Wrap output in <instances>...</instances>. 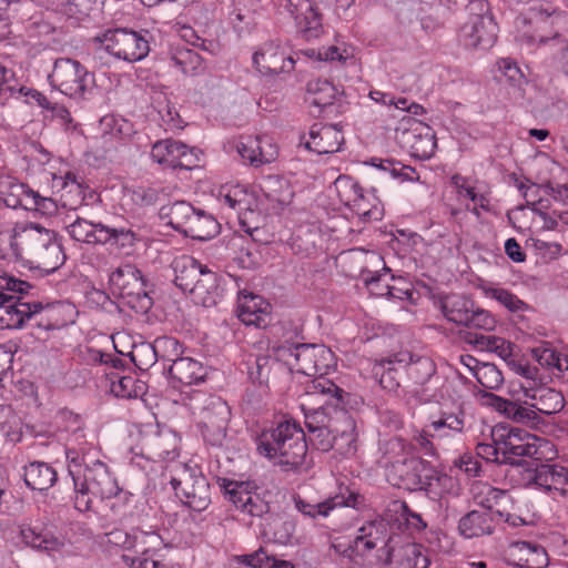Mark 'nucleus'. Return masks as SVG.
Listing matches in <instances>:
<instances>
[{
    "mask_svg": "<svg viewBox=\"0 0 568 568\" xmlns=\"http://www.w3.org/2000/svg\"><path fill=\"white\" fill-rule=\"evenodd\" d=\"M94 73L72 58H58L48 75L50 87L73 100H85L94 85Z\"/></svg>",
    "mask_w": 568,
    "mask_h": 568,
    "instance_id": "f8f14e48",
    "label": "nucleus"
},
{
    "mask_svg": "<svg viewBox=\"0 0 568 568\" xmlns=\"http://www.w3.org/2000/svg\"><path fill=\"white\" fill-rule=\"evenodd\" d=\"M399 355V351L390 352L386 356L375 358L372 365V375L383 390L389 394H398L402 386L399 372L403 367L398 366L395 358Z\"/></svg>",
    "mask_w": 568,
    "mask_h": 568,
    "instance_id": "f704fd0d",
    "label": "nucleus"
},
{
    "mask_svg": "<svg viewBox=\"0 0 568 568\" xmlns=\"http://www.w3.org/2000/svg\"><path fill=\"white\" fill-rule=\"evenodd\" d=\"M497 24L493 16L476 14L462 28L466 47L488 49L497 39Z\"/></svg>",
    "mask_w": 568,
    "mask_h": 568,
    "instance_id": "473e14b6",
    "label": "nucleus"
},
{
    "mask_svg": "<svg viewBox=\"0 0 568 568\" xmlns=\"http://www.w3.org/2000/svg\"><path fill=\"white\" fill-rule=\"evenodd\" d=\"M33 190L11 176L2 180V204L9 209H23L28 211Z\"/></svg>",
    "mask_w": 568,
    "mask_h": 568,
    "instance_id": "6e6d98bb",
    "label": "nucleus"
},
{
    "mask_svg": "<svg viewBox=\"0 0 568 568\" xmlns=\"http://www.w3.org/2000/svg\"><path fill=\"white\" fill-rule=\"evenodd\" d=\"M55 425H57L58 432H60V433H65L68 435H72L77 439L84 437L83 417L80 414H77L67 407L58 410V413L55 415Z\"/></svg>",
    "mask_w": 568,
    "mask_h": 568,
    "instance_id": "774afa93",
    "label": "nucleus"
},
{
    "mask_svg": "<svg viewBox=\"0 0 568 568\" xmlns=\"http://www.w3.org/2000/svg\"><path fill=\"white\" fill-rule=\"evenodd\" d=\"M389 568H429L430 559L417 544H407L398 549L393 548Z\"/></svg>",
    "mask_w": 568,
    "mask_h": 568,
    "instance_id": "603ef678",
    "label": "nucleus"
},
{
    "mask_svg": "<svg viewBox=\"0 0 568 568\" xmlns=\"http://www.w3.org/2000/svg\"><path fill=\"white\" fill-rule=\"evenodd\" d=\"M23 470V480L32 490L45 491L58 479L54 468L44 462H32Z\"/></svg>",
    "mask_w": 568,
    "mask_h": 568,
    "instance_id": "a18cd8bd",
    "label": "nucleus"
},
{
    "mask_svg": "<svg viewBox=\"0 0 568 568\" xmlns=\"http://www.w3.org/2000/svg\"><path fill=\"white\" fill-rule=\"evenodd\" d=\"M495 67L494 78L500 85L510 88L514 93H520L523 91V87L527 83V80L514 59L500 58L497 60Z\"/></svg>",
    "mask_w": 568,
    "mask_h": 568,
    "instance_id": "09e8293b",
    "label": "nucleus"
},
{
    "mask_svg": "<svg viewBox=\"0 0 568 568\" xmlns=\"http://www.w3.org/2000/svg\"><path fill=\"white\" fill-rule=\"evenodd\" d=\"M236 150L244 162L256 168L265 163H271L276 154V152L264 151L263 140L252 136L241 140L236 145Z\"/></svg>",
    "mask_w": 568,
    "mask_h": 568,
    "instance_id": "13d9d810",
    "label": "nucleus"
},
{
    "mask_svg": "<svg viewBox=\"0 0 568 568\" xmlns=\"http://www.w3.org/2000/svg\"><path fill=\"white\" fill-rule=\"evenodd\" d=\"M169 377L181 386L196 385L204 382L206 369L203 364L192 357L175 358L168 367Z\"/></svg>",
    "mask_w": 568,
    "mask_h": 568,
    "instance_id": "e433bc0d",
    "label": "nucleus"
},
{
    "mask_svg": "<svg viewBox=\"0 0 568 568\" xmlns=\"http://www.w3.org/2000/svg\"><path fill=\"white\" fill-rule=\"evenodd\" d=\"M388 480L393 486L410 493H423L427 498L438 501L458 498L463 494L459 479L447 474L422 456L397 459L387 466Z\"/></svg>",
    "mask_w": 568,
    "mask_h": 568,
    "instance_id": "f257e3e1",
    "label": "nucleus"
},
{
    "mask_svg": "<svg viewBox=\"0 0 568 568\" xmlns=\"http://www.w3.org/2000/svg\"><path fill=\"white\" fill-rule=\"evenodd\" d=\"M3 538L12 541L16 546H24L37 551L53 552L60 551L64 542L45 524L30 525L26 523L10 524L6 520V528L2 530Z\"/></svg>",
    "mask_w": 568,
    "mask_h": 568,
    "instance_id": "a211bd4d",
    "label": "nucleus"
},
{
    "mask_svg": "<svg viewBox=\"0 0 568 568\" xmlns=\"http://www.w3.org/2000/svg\"><path fill=\"white\" fill-rule=\"evenodd\" d=\"M301 142L307 150L317 154H332L341 150L344 135L333 124L314 123L308 132V139L302 135Z\"/></svg>",
    "mask_w": 568,
    "mask_h": 568,
    "instance_id": "2f4dec72",
    "label": "nucleus"
},
{
    "mask_svg": "<svg viewBox=\"0 0 568 568\" xmlns=\"http://www.w3.org/2000/svg\"><path fill=\"white\" fill-rule=\"evenodd\" d=\"M65 457L68 473L73 481V505L78 511H90L94 498L101 500L116 498L128 503L133 496L119 487L105 463L98 459L92 465H88L77 449L70 448L65 450Z\"/></svg>",
    "mask_w": 568,
    "mask_h": 568,
    "instance_id": "f03ea898",
    "label": "nucleus"
},
{
    "mask_svg": "<svg viewBox=\"0 0 568 568\" xmlns=\"http://www.w3.org/2000/svg\"><path fill=\"white\" fill-rule=\"evenodd\" d=\"M466 342L479 351H489L498 354L505 362L511 357L513 344L503 337L468 333Z\"/></svg>",
    "mask_w": 568,
    "mask_h": 568,
    "instance_id": "bf43d9fd",
    "label": "nucleus"
},
{
    "mask_svg": "<svg viewBox=\"0 0 568 568\" xmlns=\"http://www.w3.org/2000/svg\"><path fill=\"white\" fill-rule=\"evenodd\" d=\"M487 396L490 399V405L498 413L505 415V417L516 423L536 429H540L541 426L546 425L544 418L538 414V410L535 408L534 404L528 405L527 402L521 404L519 399H508L493 393L488 394Z\"/></svg>",
    "mask_w": 568,
    "mask_h": 568,
    "instance_id": "c85d7f7f",
    "label": "nucleus"
},
{
    "mask_svg": "<svg viewBox=\"0 0 568 568\" xmlns=\"http://www.w3.org/2000/svg\"><path fill=\"white\" fill-rule=\"evenodd\" d=\"M490 437L497 438L503 447L501 463L521 460V457L542 459L541 448L548 440L507 423H498L491 428Z\"/></svg>",
    "mask_w": 568,
    "mask_h": 568,
    "instance_id": "ddd939ff",
    "label": "nucleus"
},
{
    "mask_svg": "<svg viewBox=\"0 0 568 568\" xmlns=\"http://www.w3.org/2000/svg\"><path fill=\"white\" fill-rule=\"evenodd\" d=\"M7 233V242H8V252L2 253V260L8 261V264L10 262L13 263V267L10 272H16L17 276H22L28 278L29 273H39V268L37 267V264L34 263V260L26 254V251L23 250L24 244H20L17 250L13 246V227L9 231H6Z\"/></svg>",
    "mask_w": 568,
    "mask_h": 568,
    "instance_id": "8fccbe9b",
    "label": "nucleus"
},
{
    "mask_svg": "<svg viewBox=\"0 0 568 568\" xmlns=\"http://www.w3.org/2000/svg\"><path fill=\"white\" fill-rule=\"evenodd\" d=\"M161 217H168V225L185 237L196 241H207L221 232L217 220L209 212L193 206L186 201H176L163 205Z\"/></svg>",
    "mask_w": 568,
    "mask_h": 568,
    "instance_id": "6e6552de",
    "label": "nucleus"
},
{
    "mask_svg": "<svg viewBox=\"0 0 568 568\" xmlns=\"http://www.w3.org/2000/svg\"><path fill=\"white\" fill-rule=\"evenodd\" d=\"M170 64L184 75L200 77L209 72V61L192 49L176 48L170 55Z\"/></svg>",
    "mask_w": 568,
    "mask_h": 568,
    "instance_id": "79ce46f5",
    "label": "nucleus"
},
{
    "mask_svg": "<svg viewBox=\"0 0 568 568\" xmlns=\"http://www.w3.org/2000/svg\"><path fill=\"white\" fill-rule=\"evenodd\" d=\"M354 538L374 545L383 550H393L388 524L383 519H374L364 523L363 526L357 529V534Z\"/></svg>",
    "mask_w": 568,
    "mask_h": 568,
    "instance_id": "5fc2aeb1",
    "label": "nucleus"
},
{
    "mask_svg": "<svg viewBox=\"0 0 568 568\" xmlns=\"http://www.w3.org/2000/svg\"><path fill=\"white\" fill-rule=\"evenodd\" d=\"M253 67L265 77L290 73L294 70L295 61L287 55L278 40H267L261 43L252 55Z\"/></svg>",
    "mask_w": 568,
    "mask_h": 568,
    "instance_id": "a878e982",
    "label": "nucleus"
},
{
    "mask_svg": "<svg viewBox=\"0 0 568 568\" xmlns=\"http://www.w3.org/2000/svg\"><path fill=\"white\" fill-rule=\"evenodd\" d=\"M329 551L347 568H384L393 555V550H383L356 538L347 542L335 539Z\"/></svg>",
    "mask_w": 568,
    "mask_h": 568,
    "instance_id": "dca6fc26",
    "label": "nucleus"
},
{
    "mask_svg": "<svg viewBox=\"0 0 568 568\" xmlns=\"http://www.w3.org/2000/svg\"><path fill=\"white\" fill-rule=\"evenodd\" d=\"M225 294V276L207 267L196 287L191 292L190 297L195 305L210 308L221 303Z\"/></svg>",
    "mask_w": 568,
    "mask_h": 568,
    "instance_id": "7c9ffc66",
    "label": "nucleus"
},
{
    "mask_svg": "<svg viewBox=\"0 0 568 568\" xmlns=\"http://www.w3.org/2000/svg\"><path fill=\"white\" fill-rule=\"evenodd\" d=\"M423 129L425 132L417 133V130H414L404 133L410 155L420 161L429 160L437 149L436 136L432 128L425 125Z\"/></svg>",
    "mask_w": 568,
    "mask_h": 568,
    "instance_id": "49530a36",
    "label": "nucleus"
},
{
    "mask_svg": "<svg viewBox=\"0 0 568 568\" xmlns=\"http://www.w3.org/2000/svg\"><path fill=\"white\" fill-rule=\"evenodd\" d=\"M510 469L507 473L510 481L517 487H535L550 493L559 491L567 495L565 486L568 484V469L559 464L542 463V459L529 458L509 462Z\"/></svg>",
    "mask_w": 568,
    "mask_h": 568,
    "instance_id": "423d86ee",
    "label": "nucleus"
},
{
    "mask_svg": "<svg viewBox=\"0 0 568 568\" xmlns=\"http://www.w3.org/2000/svg\"><path fill=\"white\" fill-rule=\"evenodd\" d=\"M272 308L271 303L260 294L246 288L237 292L235 315L246 326L267 327Z\"/></svg>",
    "mask_w": 568,
    "mask_h": 568,
    "instance_id": "cd10ccee",
    "label": "nucleus"
},
{
    "mask_svg": "<svg viewBox=\"0 0 568 568\" xmlns=\"http://www.w3.org/2000/svg\"><path fill=\"white\" fill-rule=\"evenodd\" d=\"M284 8L302 39L311 41L323 36V13L314 0H286Z\"/></svg>",
    "mask_w": 568,
    "mask_h": 568,
    "instance_id": "393cba45",
    "label": "nucleus"
},
{
    "mask_svg": "<svg viewBox=\"0 0 568 568\" xmlns=\"http://www.w3.org/2000/svg\"><path fill=\"white\" fill-rule=\"evenodd\" d=\"M334 430L332 450L344 458L355 456L358 448V433L356 430V423L349 415V410H339V420Z\"/></svg>",
    "mask_w": 568,
    "mask_h": 568,
    "instance_id": "72a5a7b5",
    "label": "nucleus"
},
{
    "mask_svg": "<svg viewBox=\"0 0 568 568\" xmlns=\"http://www.w3.org/2000/svg\"><path fill=\"white\" fill-rule=\"evenodd\" d=\"M306 102L318 108V113H332L335 100L339 95L337 88L327 79H315L306 85Z\"/></svg>",
    "mask_w": 568,
    "mask_h": 568,
    "instance_id": "a19ab883",
    "label": "nucleus"
},
{
    "mask_svg": "<svg viewBox=\"0 0 568 568\" xmlns=\"http://www.w3.org/2000/svg\"><path fill=\"white\" fill-rule=\"evenodd\" d=\"M376 192L375 187L363 189L362 196L349 207L363 222L381 221L384 216V204Z\"/></svg>",
    "mask_w": 568,
    "mask_h": 568,
    "instance_id": "de8ad7c7",
    "label": "nucleus"
},
{
    "mask_svg": "<svg viewBox=\"0 0 568 568\" xmlns=\"http://www.w3.org/2000/svg\"><path fill=\"white\" fill-rule=\"evenodd\" d=\"M152 34L146 29L134 30L115 23L100 31L93 42L118 60L129 63L145 59L151 50Z\"/></svg>",
    "mask_w": 568,
    "mask_h": 568,
    "instance_id": "0eeeda50",
    "label": "nucleus"
},
{
    "mask_svg": "<svg viewBox=\"0 0 568 568\" xmlns=\"http://www.w3.org/2000/svg\"><path fill=\"white\" fill-rule=\"evenodd\" d=\"M219 200L237 214L240 225L250 231V216L255 214L253 205L255 199L245 186L240 184H225L220 187Z\"/></svg>",
    "mask_w": 568,
    "mask_h": 568,
    "instance_id": "c756f323",
    "label": "nucleus"
},
{
    "mask_svg": "<svg viewBox=\"0 0 568 568\" xmlns=\"http://www.w3.org/2000/svg\"><path fill=\"white\" fill-rule=\"evenodd\" d=\"M181 438L169 427L146 425L139 432V442L132 449L134 457L152 463L172 462L180 456Z\"/></svg>",
    "mask_w": 568,
    "mask_h": 568,
    "instance_id": "4468645a",
    "label": "nucleus"
},
{
    "mask_svg": "<svg viewBox=\"0 0 568 568\" xmlns=\"http://www.w3.org/2000/svg\"><path fill=\"white\" fill-rule=\"evenodd\" d=\"M2 329H21L28 323L32 327L50 332L74 323L75 306L64 301H24L23 296L2 294Z\"/></svg>",
    "mask_w": 568,
    "mask_h": 568,
    "instance_id": "20e7f679",
    "label": "nucleus"
},
{
    "mask_svg": "<svg viewBox=\"0 0 568 568\" xmlns=\"http://www.w3.org/2000/svg\"><path fill=\"white\" fill-rule=\"evenodd\" d=\"M525 397L535 399V408L544 415L559 413L565 407L562 393L546 385L535 387L534 390L526 393Z\"/></svg>",
    "mask_w": 568,
    "mask_h": 568,
    "instance_id": "3c124183",
    "label": "nucleus"
},
{
    "mask_svg": "<svg viewBox=\"0 0 568 568\" xmlns=\"http://www.w3.org/2000/svg\"><path fill=\"white\" fill-rule=\"evenodd\" d=\"M99 244L124 255L132 254L138 244L144 243L142 229L128 221L118 224L100 226Z\"/></svg>",
    "mask_w": 568,
    "mask_h": 568,
    "instance_id": "bb28decb",
    "label": "nucleus"
},
{
    "mask_svg": "<svg viewBox=\"0 0 568 568\" xmlns=\"http://www.w3.org/2000/svg\"><path fill=\"white\" fill-rule=\"evenodd\" d=\"M151 158L164 170L191 171L200 165L199 150L173 139L156 141L152 145Z\"/></svg>",
    "mask_w": 568,
    "mask_h": 568,
    "instance_id": "aec40b11",
    "label": "nucleus"
},
{
    "mask_svg": "<svg viewBox=\"0 0 568 568\" xmlns=\"http://www.w3.org/2000/svg\"><path fill=\"white\" fill-rule=\"evenodd\" d=\"M513 564L518 568H546L549 557L546 549L532 541H517L511 546Z\"/></svg>",
    "mask_w": 568,
    "mask_h": 568,
    "instance_id": "58836bf2",
    "label": "nucleus"
},
{
    "mask_svg": "<svg viewBox=\"0 0 568 568\" xmlns=\"http://www.w3.org/2000/svg\"><path fill=\"white\" fill-rule=\"evenodd\" d=\"M264 387L253 385L246 387L243 396L241 406L245 414L256 416L266 409V397L268 396L270 389H263Z\"/></svg>",
    "mask_w": 568,
    "mask_h": 568,
    "instance_id": "338daca9",
    "label": "nucleus"
},
{
    "mask_svg": "<svg viewBox=\"0 0 568 568\" xmlns=\"http://www.w3.org/2000/svg\"><path fill=\"white\" fill-rule=\"evenodd\" d=\"M293 357L294 363H288L292 371L295 368L297 373L315 378H326L325 375L336 367L334 353L321 344L297 345Z\"/></svg>",
    "mask_w": 568,
    "mask_h": 568,
    "instance_id": "b1692460",
    "label": "nucleus"
},
{
    "mask_svg": "<svg viewBox=\"0 0 568 568\" xmlns=\"http://www.w3.org/2000/svg\"><path fill=\"white\" fill-rule=\"evenodd\" d=\"M310 388L326 396V399L321 407L304 413L307 433L338 422L339 410L354 409L359 403L357 395L344 390L329 378H314Z\"/></svg>",
    "mask_w": 568,
    "mask_h": 568,
    "instance_id": "1a4fd4ad",
    "label": "nucleus"
},
{
    "mask_svg": "<svg viewBox=\"0 0 568 568\" xmlns=\"http://www.w3.org/2000/svg\"><path fill=\"white\" fill-rule=\"evenodd\" d=\"M231 561L248 568H296L292 561L280 558L263 546L250 554L233 555Z\"/></svg>",
    "mask_w": 568,
    "mask_h": 568,
    "instance_id": "37998d69",
    "label": "nucleus"
},
{
    "mask_svg": "<svg viewBox=\"0 0 568 568\" xmlns=\"http://www.w3.org/2000/svg\"><path fill=\"white\" fill-rule=\"evenodd\" d=\"M104 134H109L119 141H129L135 133L131 121L114 114L104 115L101 119Z\"/></svg>",
    "mask_w": 568,
    "mask_h": 568,
    "instance_id": "69168bd1",
    "label": "nucleus"
},
{
    "mask_svg": "<svg viewBox=\"0 0 568 568\" xmlns=\"http://www.w3.org/2000/svg\"><path fill=\"white\" fill-rule=\"evenodd\" d=\"M260 189L264 197L273 204V209H284L292 203L294 197L291 182L281 175L264 176Z\"/></svg>",
    "mask_w": 568,
    "mask_h": 568,
    "instance_id": "ea45409f",
    "label": "nucleus"
},
{
    "mask_svg": "<svg viewBox=\"0 0 568 568\" xmlns=\"http://www.w3.org/2000/svg\"><path fill=\"white\" fill-rule=\"evenodd\" d=\"M372 166H375L384 172H387L393 179L403 182H418L420 176L415 168L403 164L395 159H378L372 158L369 161Z\"/></svg>",
    "mask_w": 568,
    "mask_h": 568,
    "instance_id": "680f3d73",
    "label": "nucleus"
},
{
    "mask_svg": "<svg viewBox=\"0 0 568 568\" xmlns=\"http://www.w3.org/2000/svg\"><path fill=\"white\" fill-rule=\"evenodd\" d=\"M506 496V491L493 489L490 496L481 503L483 509H473L460 517L457 525L458 534L465 539L490 536L496 527L491 503L494 501L497 505L498 499H503Z\"/></svg>",
    "mask_w": 568,
    "mask_h": 568,
    "instance_id": "412c9836",
    "label": "nucleus"
},
{
    "mask_svg": "<svg viewBox=\"0 0 568 568\" xmlns=\"http://www.w3.org/2000/svg\"><path fill=\"white\" fill-rule=\"evenodd\" d=\"M246 372L253 385L270 389V383L281 385L292 381V367L288 363L282 362L271 355L251 354L246 362Z\"/></svg>",
    "mask_w": 568,
    "mask_h": 568,
    "instance_id": "5701e85b",
    "label": "nucleus"
},
{
    "mask_svg": "<svg viewBox=\"0 0 568 568\" xmlns=\"http://www.w3.org/2000/svg\"><path fill=\"white\" fill-rule=\"evenodd\" d=\"M231 419V408L220 397L212 398L202 409L197 428L204 443L212 447H222Z\"/></svg>",
    "mask_w": 568,
    "mask_h": 568,
    "instance_id": "6ab92c4d",
    "label": "nucleus"
},
{
    "mask_svg": "<svg viewBox=\"0 0 568 568\" xmlns=\"http://www.w3.org/2000/svg\"><path fill=\"white\" fill-rule=\"evenodd\" d=\"M396 362L410 386H414L413 396L420 403H429L436 394L429 384L436 378L437 367L435 362L426 355L409 349H400Z\"/></svg>",
    "mask_w": 568,
    "mask_h": 568,
    "instance_id": "2eb2a0df",
    "label": "nucleus"
},
{
    "mask_svg": "<svg viewBox=\"0 0 568 568\" xmlns=\"http://www.w3.org/2000/svg\"><path fill=\"white\" fill-rule=\"evenodd\" d=\"M100 0H65L60 4V11L73 24H80L90 18L91 12L98 9Z\"/></svg>",
    "mask_w": 568,
    "mask_h": 568,
    "instance_id": "0e129e2a",
    "label": "nucleus"
},
{
    "mask_svg": "<svg viewBox=\"0 0 568 568\" xmlns=\"http://www.w3.org/2000/svg\"><path fill=\"white\" fill-rule=\"evenodd\" d=\"M174 284L183 293H189L196 287L207 266L190 255H183L173 262Z\"/></svg>",
    "mask_w": 568,
    "mask_h": 568,
    "instance_id": "c9c22d12",
    "label": "nucleus"
},
{
    "mask_svg": "<svg viewBox=\"0 0 568 568\" xmlns=\"http://www.w3.org/2000/svg\"><path fill=\"white\" fill-rule=\"evenodd\" d=\"M103 223H92L85 219L77 216L70 224L65 226L70 237L77 242L87 244H99L100 226Z\"/></svg>",
    "mask_w": 568,
    "mask_h": 568,
    "instance_id": "e2e57ef3",
    "label": "nucleus"
},
{
    "mask_svg": "<svg viewBox=\"0 0 568 568\" xmlns=\"http://www.w3.org/2000/svg\"><path fill=\"white\" fill-rule=\"evenodd\" d=\"M113 294L138 314H146L153 306L148 280L136 265L125 263L116 267L109 276Z\"/></svg>",
    "mask_w": 568,
    "mask_h": 568,
    "instance_id": "9d476101",
    "label": "nucleus"
},
{
    "mask_svg": "<svg viewBox=\"0 0 568 568\" xmlns=\"http://www.w3.org/2000/svg\"><path fill=\"white\" fill-rule=\"evenodd\" d=\"M256 452L284 471L300 474L306 470L307 440L301 425L294 419L273 422L254 437Z\"/></svg>",
    "mask_w": 568,
    "mask_h": 568,
    "instance_id": "7ed1b4c3",
    "label": "nucleus"
},
{
    "mask_svg": "<svg viewBox=\"0 0 568 568\" xmlns=\"http://www.w3.org/2000/svg\"><path fill=\"white\" fill-rule=\"evenodd\" d=\"M170 485L175 496L189 509L202 513L212 503L211 485L199 468L183 467L181 477H171Z\"/></svg>",
    "mask_w": 568,
    "mask_h": 568,
    "instance_id": "f3484780",
    "label": "nucleus"
},
{
    "mask_svg": "<svg viewBox=\"0 0 568 568\" xmlns=\"http://www.w3.org/2000/svg\"><path fill=\"white\" fill-rule=\"evenodd\" d=\"M506 363L513 372L526 379V384L519 385L520 389L524 390V395L534 390L537 386L547 385L551 379L544 369L538 366L530 365L528 362L515 359L511 356L506 361Z\"/></svg>",
    "mask_w": 568,
    "mask_h": 568,
    "instance_id": "864d4df0",
    "label": "nucleus"
},
{
    "mask_svg": "<svg viewBox=\"0 0 568 568\" xmlns=\"http://www.w3.org/2000/svg\"><path fill=\"white\" fill-rule=\"evenodd\" d=\"M110 376V389L112 394L121 398H138L145 392V385L132 375L120 373H106Z\"/></svg>",
    "mask_w": 568,
    "mask_h": 568,
    "instance_id": "052dcab7",
    "label": "nucleus"
},
{
    "mask_svg": "<svg viewBox=\"0 0 568 568\" xmlns=\"http://www.w3.org/2000/svg\"><path fill=\"white\" fill-rule=\"evenodd\" d=\"M273 335L277 337L273 351L277 355L288 352L291 356L296 353L297 345H304L303 327L292 320L278 321L272 327Z\"/></svg>",
    "mask_w": 568,
    "mask_h": 568,
    "instance_id": "4c0bfd02",
    "label": "nucleus"
},
{
    "mask_svg": "<svg viewBox=\"0 0 568 568\" xmlns=\"http://www.w3.org/2000/svg\"><path fill=\"white\" fill-rule=\"evenodd\" d=\"M24 244L26 254L31 256L39 268V276L54 273L65 262V254L58 234L41 226L16 223L13 246Z\"/></svg>",
    "mask_w": 568,
    "mask_h": 568,
    "instance_id": "39448f33",
    "label": "nucleus"
},
{
    "mask_svg": "<svg viewBox=\"0 0 568 568\" xmlns=\"http://www.w3.org/2000/svg\"><path fill=\"white\" fill-rule=\"evenodd\" d=\"M567 18L559 9L530 8L516 19L519 39L528 45L546 44L560 37L559 24Z\"/></svg>",
    "mask_w": 568,
    "mask_h": 568,
    "instance_id": "9b49d317",
    "label": "nucleus"
},
{
    "mask_svg": "<svg viewBox=\"0 0 568 568\" xmlns=\"http://www.w3.org/2000/svg\"><path fill=\"white\" fill-rule=\"evenodd\" d=\"M476 305L469 296L452 294L440 300V308L448 322L466 326L470 313Z\"/></svg>",
    "mask_w": 568,
    "mask_h": 568,
    "instance_id": "c03bdc74",
    "label": "nucleus"
},
{
    "mask_svg": "<svg viewBox=\"0 0 568 568\" xmlns=\"http://www.w3.org/2000/svg\"><path fill=\"white\" fill-rule=\"evenodd\" d=\"M292 501L295 510L300 513L304 519L314 523L322 518H327L334 510V503L329 500V497L323 500H315L300 494H293Z\"/></svg>",
    "mask_w": 568,
    "mask_h": 568,
    "instance_id": "4d7b16f0",
    "label": "nucleus"
},
{
    "mask_svg": "<svg viewBox=\"0 0 568 568\" xmlns=\"http://www.w3.org/2000/svg\"><path fill=\"white\" fill-rule=\"evenodd\" d=\"M217 481L225 498L240 511L252 517H263L270 513V504L260 494L253 491L257 489L254 481H237L227 478H219Z\"/></svg>",
    "mask_w": 568,
    "mask_h": 568,
    "instance_id": "4be33fe9",
    "label": "nucleus"
}]
</instances>
